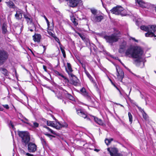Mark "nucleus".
I'll return each mask as SVG.
<instances>
[{
	"instance_id": "nucleus-57",
	"label": "nucleus",
	"mask_w": 156,
	"mask_h": 156,
	"mask_svg": "<svg viewBox=\"0 0 156 156\" xmlns=\"http://www.w3.org/2000/svg\"><path fill=\"white\" fill-rule=\"evenodd\" d=\"M3 110V108L1 106H0V111H2Z\"/></svg>"
},
{
	"instance_id": "nucleus-18",
	"label": "nucleus",
	"mask_w": 156,
	"mask_h": 156,
	"mask_svg": "<svg viewBox=\"0 0 156 156\" xmlns=\"http://www.w3.org/2000/svg\"><path fill=\"white\" fill-rule=\"evenodd\" d=\"M0 71L5 76H8L9 75V73L8 71L5 68L0 67Z\"/></svg>"
},
{
	"instance_id": "nucleus-12",
	"label": "nucleus",
	"mask_w": 156,
	"mask_h": 156,
	"mask_svg": "<svg viewBox=\"0 0 156 156\" xmlns=\"http://www.w3.org/2000/svg\"><path fill=\"white\" fill-rule=\"evenodd\" d=\"M23 11L21 10L18 9L16 11V13L15 15V18L16 19L20 20L22 18Z\"/></svg>"
},
{
	"instance_id": "nucleus-38",
	"label": "nucleus",
	"mask_w": 156,
	"mask_h": 156,
	"mask_svg": "<svg viewBox=\"0 0 156 156\" xmlns=\"http://www.w3.org/2000/svg\"><path fill=\"white\" fill-rule=\"evenodd\" d=\"M84 70L86 75H87V77L89 78V77H90V76H91V75L87 71L85 67L84 68Z\"/></svg>"
},
{
	"instance_id": "nucleus-41",
	"label": "nucleus",
	"mask_w": 156,
	"mask_h": 156,
	"mask_svg": "<svg viewBox=\"0 0 156 156\" xmlns=\"http://www.w3.org/2000/svg\"><path fill=\"white\" fill-rule=\"evenodd\" d=\"M39 126V124L37 122H33V127H37Z\"/></svg>"
},
{
	"instance_id": "nucleus-45",
	"label": "nucleus",
	"mask_w": 156,
	"mask_h": 156,
	"mask_svg": "<svg viewBox=\"0 0 156 156\" xmlns=\"http://www.w3.org/2000/svg\"><path fill=\"white\" fill-rule=\"evenodd\" d=\"M9 126L10 127V126H11L12 127V128L13 129L14 128V126L12 124V122H11V121H10V122L9 123Z\"/></svg>"
},
{
	"instance_id": "nucleus-56",
	"label": "nucleus",
	"mask_w": 156,
	"mask_h": 156,
	"mask_svg": "<svg viewBox=\"0 0 156 156\" xmlns=\"http://www.w3.org/2000/svg\"><path fill=\"white\" fill-rule=\"evenodd\" d=\"M86 37H85V36L84 35L83 37H82L81 39H82L83 41L85 39Z\"/></svg>"
},
{
	"instance_id": "nucleus-50",
	"label": "nucleus",
	"mask_w": 156,
	"mask_h": 156,
	"mask_svg": "<svg viewBox=\"0 0 156 156\" xmlns=\"http://www.w3.org/2000/svg\"><path fill=\"white\" fill-rule=\"evenodd\" d=\"M44 128H46V129H47V130H48L49 131H50L51 130V129L50 128L48 127H47L46 126H44Z\"/></svg>"
},
{
	"instance_id": "nucleus-36",
	"label": "nucleus",
	"mask_w": 156,
	"mask_h": 156,
	"mask_svg": "<svg viewBox=\"0 0 156 156\" xmlns=\"http://www.w3.org/2000/svg\"><path fill=\"white\" fill-rule=\"evenodd\" d=\"M54 73L56 75L62 77L63 75L61 73H60L58 71L56 70H54Z\"/></svg>"
},
{
	"instance_id": "nucleus-24",
	"label": "nucleus",
	"mask_w": 156,
	"mask_h": 156,
	"mask_svg": "<svg viewBox=\"0 0 156 156\" xmlns=\"http://www.w3.org/2000/svg\"><path fill=\"white\" fill-rule=\"evenodd\" d=\"M113 140V138H110L109 139H106L105 140V142L107 145H109L111 142Z\"/></svg>"
},
{
	"instance_id": "nucleus-2",
	"label": "nucleus",
	"mask_w": 156,
	"mask_h": 156,
	"mask_svg": "<svg viewBox=\"0 0 156 156\" xmlns=\"http://www.w3.org/2000/svg\"><path fill=\"white\" fill-rule=\"evenodd\" d=\"M19 136L22 138V142L26 145L28 144V150L30 153H34L37 150V146L32 143H28L30 140V137L29 133L27 131H19L18 132Z\"/></svg>"
},
{
	"instance_id": "nucleus-27",
	"label": "nucleus",
	"mask_w": 156,
	"mask_h": 156,
	"mask_svg": "<svg viewBox=\"0 0 156 156\" xmlns=\"http://www.w3.org/2000/svg\"><path fill=\"white\" fill-rule=\"evenodd\" d=\"M7 5L10 8H14V4L11 1L9 2H7Z\"/></svg>"
},
{
	"instance_id": "nucleus-31",
	"label": "nucleus",
	"mask_w": 156,
	"mask_h": 156,
	"mask_svg": "<svg viewBox=\"0 0 156 156\" xmlns=\"http://www.w3.org/2000/svg\"><path fill=\"white\" fill-rule=\"evenodd\" d=\"M30 24L32 25V26L31 27H29V29L30 31L33 32V29L34 28L35 30L36 29V27L34 24L33 23H32Z\"/></svg>"
},
{
	"instance_id": "nucleus-35",
	"label": "nucleus",
	"mask_w": 156,
	"mask_h": 156,
	"mask_svg": "<svg viewBox=\"0 0 156 156\" xmlns=\"http://www.w3.org/2000/svg\"><path fill=\"white\" fill-rule=\"evenodd\" d=\"M19 151L20 153L23 155H26L27 153H26L24 150L20 148L19 149Z\"/></svg>"
},
{
	"instance_id": "nucleus-46",
	"label": "nucleus",
	"mask_w": 156,
	"mask_h": 156,
	"mask_svg": "<svg viewBox=\"0 0 156 156\" xmlns=\"http://www.w3.org/2000/svg\"><path fill=\"white\" fill-rule=\"evenodd\" d=\"M48 33L52 37H54L55 35L52 33L51 32H48Z\"/></svg>"
},
{
	"instance_id": "nucleus-33",
	"label": "nucleus",
	"mask_w": 156,
	"mask_h": 156,
	"mask_svg": "<svg viewBox=\"0 0 156 156\" xmlns=\"http://www.w3.org/2000/svg\"><path fill=\"white\" fill-rule=\"evenodd\" d=\"M90 80L91 81V82L94 83V86L96 87V88H98V86L96 84V82H95L94 80L93 79V78H92V77L91 76H90V77H89V78Z\"/></svg>"
},
{
	"instance_id": "nucleus-19",
	"label": "nucleus",
	"mask_w": 156,
	"mask_h": 156,
	"mask_svg": "<svg viewBox=\"0 0 156 156\" xmlns=\"http://www.w3.org/2000/svg\"><path fill=\"white\" fill-rule=\"evenodd\" d=\"M58 123L59 124V126H58L56 127V129H60V128L63 127H67L68 126L67 124L64 122L62 124H61L59 122H58Z\"/></svg>"
},
{
	"instance_id": "nucleus-49",
	"label": "nucleus",
	"mask_w": 156,
	"mask_h": 156,
	"mask_svg": "<svg viewBox=\"0 0 156 156\" xmlns=\"http://www.w3.org/2000/svg\"><path fill=\"white\" fill-rule=\"evenodd\" d=\"M44 134L46 136L49 137L50 136H52V137H54V136L51 135H50V134L49 133H44Z\"/></svg>"
},
{
	"instance_id": "nucleus-25",
	"label": "nucleus",
	"mask_w": 156,
	"mask_h": 156,
	"mask_svg": "<svg viewBox=\"0 0 156 156\" xmlns=\"http://www.w3.org/2000/svg\"><path fill=\"white\" fill-rule=\"evenodd\" d=\"M82 94L84 96H87L88 95V93L86 92L85 89L84 88H83L80 90Z\"/></svg>"
},
{
	"instance_id": "nucleus-6",
	"label": "nucleus",
	"mask_w": 156,
	"mask_h": 156,
	"mask_svg": "<svg viewBox=\"0 0 156 156\" xmlns=\"http://www.w3.org/2000/svg\"><path fill=\"white\" fill-rule=\"evenodd\" d=\"M8 57V53L5 51L3 50H0V64H2L7 60Z\"/></svg>"
},
{
	"instance_id": "nucleus-10",
	"label": "nucleus",
	"mask_w": 156,
	"mask_h": 156,
	"mask_svg": "<svg viewBox=\"0 0 156 156\" xmlns=\"http://www.w3.org/2000/svg\"><path fill=\"white\" fill-rule=\"evenodd\" d=\"M107 150L109 152L111 156H113L117 154L118 152V149L115 147H109L107 148Z\"/></svg>"
},
{
	"instance_id": "nucleus-54",
	"label": "nucleus",
	"mask_w": 156,
	"mask_h": 156,
	"mask_svg": "<svg viewBox=\"0 0 156 156\" xmlns=\"http://www.w3.org/2000/svg\"><path fill=\"white\" fill-rule=\"evenodd\" d=\"M113 85L119 91L120 94L121 95H122V94L120 90H119V89L118 88V87L115 85L114 84H113Z\"/></svg>"
},
{
	"instance_id": "nucleus-11",
	"label": "nucleus",
	"mask_w": 156,
	"mask_h": 156,
	"mask_svg": "<svg viewBox=\"0 0 156 156\" xmlns=\"http://www.w3.org/2000/svg\"><path fill=\"white\" fill-rule=\"evenodd\" d=\"M24 16L26 20L27 21V23L30 24L33 23L32 22V17L30 14L28 13L24 14Z\"/></svg>"
},
{
	"instance_id": "nucleus-63",
	"label": "nucleus",
	"mask_w": 156,
	"mask_h": 156,
	"mask_svg": "<svg viewBox=\"0 0 156 156\" xmlns=\"http://www.w3.org/2000/svg\"><path fill=\"white\" fill-rule=\"evenodd\" d=\"M43 47L44 48V51H45L46 50V48L45 46H43Z\"/></svg>"
},
{
	"instance_id": "nucleus-61",
	"label": "nucleus",
	"mask_w": 156,
	"mask_h": 156,
	"mask_svg": "<svg viewBox=\"0 0 156 156\" xmlns=\"http://www.w3.org/2000/svg\"><path fill=\"white\" fill-rule=\"evenodd\" d=\"M61 51L62 54H63L64 53H65V51L64 50H62Z\"/></svg>"
},
{
	"instance_id": "nucleus-13",
	"label": "nucleus",
	"mask_w": 156,
	"mask_h": 156,
	"mask_svg": "<svg viewBox=\"0 0 156 156\" xmlns=\"http://www.w3.org/2000/svg\"><path fill=\"white\" fill-rule=\"evenodd\" d=\"M136 2L141 8H146L147 6V4L145 3L143 0H135Z\"/></svg>"
},
{
	"instance_id": "nucleus-7",
	"label": "nucleus",
	"mask_w": 156,
	"mask_h": 156,
	"mask_svg": "<svg viewBox=\"0 0 156 156\" xmlns=\"http://www.w3.org/2000/svg\"><path fill=\"white\" fill-rule=\"evenodd\" d=\"M116 70L117 73V76L118 80L122 82V79L124 77L123 71L118 66L116 67Z\"/></svg>"
},
{
	"instance_id": "nucleus-52",
	"label": "nucleus",
	"mask_w": 156,
	"mask_h": 156,
	"mask_svg": "<svg viewBox=\"0 0 156 156\" xmlns=\"http://www.w3.org/2000/svg\"><path fill=\"white\" fill-rule=\"evenodd\" d=\"M26 155L27 156H34L33 154H30L28 153H27Z\"/></svg>"
},
{
	"instance_id": "nucleus-60",
	"label": "nucleus",
	"mask_w": 156,
	"mask_h": 156,
	"mask_svg": "<svg viewBox=\"0 0 156 156\" xmlns=\"http://www.w3.org/2000/svg\"><path fill=\"white\" fill-rule=\"evenodd\" d=\"M63 55L64 58H66V55L65 53H64L63 54Z\"/></svg>"
},
{
	"instance_id": "nucleus-17",
	"label": "nucleus",
	"mask_w": 156,
	"mask_h": 156,
	"mask_svg": "<svg viewBox=\"0 0 156 156\" xmlns=\"http://www.w3.org/2000/svg\"><path fill=\"white\" fill-rule=\"evenodd\" d=\"M126 46V43L125 42L123 43L122 45H121L120 46V48L119 50V52L120 53H123L125 51Z\"/></svg>"
},
{
	"instance_id": "nucleus-4",
	"label": "nucleus",
	"mask_w": 156,
	"mask_h": 156,
	"mask_svg": "<svg viewBox=\"0 0 156 156\" xmlns=\"http://www.w3.org/2000/svg\"><path fill=\"white\" fill-rule=\"evenodd\" d=\"M120 34V32L118 31L117 33L112 34L111 36H105L104 38L107 42L112 44L113 43L118 41Z\"/></svg>"
},
{
	"instance_id": "nucleus-42",
	"label": "nucleus",
	"mask_w": 156,
	"mask_h": 156,
	"mask_svg": "<svg viewBox=\"0 0 156 156\" xmlns=\"http://www.w3.org/2000/svg\"><path fill=\"white\" fill-rule=\"evenodd\" d=\"M53 38L55 39L56 41L58 42L59 44L60 43L59 39L56 37L55 35L53 37Z\"/></svg>"
},
{
	"instance_id": "nucleus-21",
	"label": "nucleus",
	"mask_w": 156,
	"mask_h": 156,
	"mask_svg": "<svg viewBox=\"0 0 156 156\" xmlns=\"http://www.w3.org/2000/svg\"><path fill=\"white\" fill-rule=\"evenodd\" d=\"M47 124L48 126H51L55 129H56V127L57 126V125L56 126L54 122L53 121H47Z\"/></svg>"
},
{
	"instance_id": "nucleus-32",
	"label": "nucleus",
	"mask_w": 156,
	"mask_h": 156,
	"mask_svg": "<svg viewBox=\"0 0 156 156\" xmlns=\"http://www.w3.org/2000/svg\"><path fill=\"white\" fill-rule=\"evenodd\" d=\"M90 80L91 81V82L94 83V86L96 87V88H98V86L96 84V82H95L94 80L93 79V78H92V77L91 76H90V77H89V78Z\"/></svg>"
},
{
	"instance_id": "nucleus-34",
	"label": "nucleus",
	"mask_w": 156,
	"mask_h": 156,
	"mask_svg": "<svg viewBox=\"0 0 156 156\" xmlns=\"http://www.w3.org/2000/svg\"><path fill=\"white\" fill-rule=\"evenodd\" d=\"M128 114L129 121L130 122V123H131L133 121V116L130 112H128Z\"/></svg>"
},
{
	"instance_id": "nucleus-26",
	"label": "nucleus",
	"mask_w": 156,
	"mask_h": 156,
	"mask_svg": "<svg viewBox=\"0 0 156 156\" xmlns=\"http://www.w3.org/2000/svg\"><path fill=\"white\" fill-rule=\"evenodd\" d=\"M65 96L67 98L71 100H73L74 98L70 94L67 93L65 94Z\"/></svg>"
},
{
	"instance_id": "nucleus-28",
	"label": "nucleus",
	"mask_w": 156,
	"mask_h": 156,
	"mask_svg": "<svg viewBox=\"0 0 156 156\" xmlns=\"http://www.w3.org/2000/svg\"><path fill=\"white\" fill-rule=\"evenodd\" d=\"M71 20L75 26H76L78 24L77 20L74 17L72 18H71Z\"/></svg>"
},
{
	"instance_id": "nucleus-5",
	"label": "nucleus",
	"mask_w": 156,
	"mask_h": 156,
	"mask_svg": "<svg viewBox=\"0 0 156 156\" xmlns=\"http://www.w3.org/2000/svg\"><path fill=\"white\" fill-rule=\"evenodd\" d=\"M112 13L116 15L125 16L126 14L125 10L121 6H116L110 10Z\"/></svg>"
},
{
	"instance_id": "nucleus-40",
	"label": "nucleus",
	"mask_w": 156,
	"mask_h": 156,
	"mask_svg": "<svg viewBox=\"0 0 156 156\" xmlns=\"http://www.w3.org/2000/svg\"><path fill=\"white\" fill-rule=\"evenodd\" d=\"M86 44L89 43V39L86 37H85V39L83 41Z\"/></svg>"
},
{
	"instance_id": "nucleus-30",
	"label": "nucleus",
	"mask_w": 156,
	"mask_h": 156,
	"mask_svg": "<svg viewBox=\"0 0 156 156\" xmlns=\"http://www.w3.org/2000/svg\"><path fill=\"white\" fill-rule=\"evenodd\" d=\"M56 94L58 98L59 99H62V93L61 92H57Z\"/></svg>"
},
{
	"instance_id": "nucleus-55",
	"label": "nucleus",
	"mask_w": 156,
	"mask_h": 156,
	"mask_svg": "<svg viewBox=\"0 0 156 156\" xmlns=\"http://www.w3.org/2000/svg\"><path fill=\"white\" fill-rule=\"evenodd\" d=\"M131 38H132V39L134 41H135L136 42H138V40H136L134 38H133V37H131Z\"/></svg>"
},
{
	"instance_id": "nucleus-29",
	"label": "nucleus",
	"mask_w": 156,
	"mask_h": 156,
	"mask_svg": "<svg viewBox=\"0 0 156 156\" xmlns=\"http://www.w3.org/2000/svg\"><path fill=\"white\" fill-rule=\"evenodd\" d=\"M41 140L43 146H47V143L44 139L42 137H41Z\"/></svg>"
},
{
	"instance_id": "nucleus-9",
	"label": "nucleus",
	"mask_w": 156,
	"mask_h": 156,
	"mask_svg": "<svg viewBox=\"0 0 156 156\" xmlns=\"http://www.w3.org/2000/svg\"><path fill=\"white\" fill-rule=\"evenodd\" d=\"M91 20L94 23L101 22L103 19L104 16L103 15H97L95 16L91 17Z\"/></svg>"
},
{
	"instance_id": "nucleus-16",
	"label": "nucleus",
	"mask_w": 156,
	"mask_h": 156,
	"mask_svg": "<svg viewBox=\"0 0 156 156\" xmlns=\"http://www.w3.org/2000/svg\"><path fill=\"white\" fill-rule=\"evenodd\" d=\"M67 68H66V71L69 75H71V74H72L71 72L73 71V70L70 64L69 63H67Z\"/></svg>"
},
{
	"instance_id": "nucleus-37",
	"label": "nucleus",
	"mask_w": 156,
	"mask_h": 156,
	"mask_svg": "<svg viewBox=\"0 0 156 156\" xmlns=\"http://www.w3.org/2000/svg\"><path fill=\"white\" fill-rule=\"evenodd\" d=\"M21 120L26 123L28 124V120L24 117H23V119H21Z\"/></svg>"
},
{
	"instance_id": "nucleus-59",
	"label": "nucleus",
	"mask_w": 156,
	"mask_h": 156,
	"mask_svg": "<svg viewBox=\"0 0 156 156\" xmlns=\"http://www.w3.org/2000/svg\"><path fill=\"white\" fill-rule=\"evenodd\" d=\"M13 72H14V73L16 74V70L15 69H14L13 70Z\"/></svg>"
},
{
	"instance_id": "nucleus-20",
	"label": "nucleus",
	"mask_w": 156,
	"mask_h": 156,
	"mask_svg": "<svg viewBox=\"0 0 156 156\" xmlns=\"http://www.w3.org/2000/svg\"><path fill=\"white\" fill-rule=\"evenodd\" d=\"M93 117L95 122L97 123L100 125H103V123L101 119H99L95 116H93Z\"/></svg>"
},
{
	"instance_id": "nucleus-3",
	"label": "nucleus",
	"mask_w": 156,
	"mask_h": 156,
	"mask_svg": "<svg viewBox=\"0 0 156 156\" xmlns=\"http://www.w3.org/2000/svg\"><path fill=\"white\" fill-rule=\"evenodd\" d=\"M141 30L147 32L145 34L146 37H156V26L149 25L148 26H142L140 27Z\"/></svg>"
},
{
	"instance_id": "nucleus-44",
	"label": "nucleus",
	"mask_w": 156,
	"mask_h": 156,
	"mask_svg": "<svg viewBox=\"0 0 156 156\" xmlns=\"http://www.w3.org/2000/svg\"><path fill=\"white\" fill-rule=\"evenodd\" d=\"M76 33L78 34V35L80 36V37L81 38L82 37H83V36L84 35L83 34H81L80 33H79V32L76 31Z\"/></svg>"
},
{
	"instance_id": "nucleus-22",
	"label": "nucleus",
	"mask_w": 156,
	"mask_h": 156,
	"mask_svg": "<svg viewBox=\"0 0 156 156\" xmlns=\"http://www.w3.org/2000/svg\"><path fill=\"white\" fill-rule=\"evenodd\" d=\"M90 10L92 14L91 17H92L94 16H95L97 15L98 12L97 10L94 8H91L90 9Z\"/></svg>"
},
{
	"instance_id": "nucleus-64",
	"label": "nucleus",
	"mask_w": 156,
	"mask_h": 156,
	"mask_svg": "<svg viewBox=\"0 0 156 156\" xmlns=\"http://www.w3.org/2000/svg\"><path fill=\"white\" fill-rule=\"evenodd\" d=\"M94 151H97V152H98V151H99V150H98V149H94Z\"/></svg>"
},
{
	"instance_id": "nucleus-23",
	"label": "nucleus",
	"mask_w": 156,
	"mask_h": 156,
	"mask_svg": "<svg viewBox=\"0 0 156 156\" xmlns=\"http://www.w3.org/2000/svg\"><path fill=\"white\" fill-rule=\"evenodd\" d=\"M2 29L3 34H5L7 32V25L5 23H4L3 24Z\"/></svg>"
},
{
	"instance_id": "nucleus-39",
	"label": "nucleus",
	"mask_w": 156,
	"mask_h": 156,
	"mask_svg": "<svg viewBox=\"0 0 156 156\" xmlns=\"http://www.w3.org/2000/svg\"><path fill=\"white\" fill-rule=\"evenodd\" d=\"M62 78H63L64 79V82L65 83H67L69 82V80H68V79L66 77L64 76H63V75L62 76Z\"/></svg>"
},
{
	"instance_id": "nucleus-15",
	"label": "nucleus",
	"mask_w": 156,
	"mask_h": 156,
	"mask_svg": "<svg viewBox=\"0 0 156 156\" xmlns=\"http://www.w3.org/2000/svg\"><path fill=\"white\" fill-rule=\"evenodd\" d=\"M71 77H73V79L71 80V83L74 85L77 86L79 84L78 82L79 80L74 75L71 74Z\"/></svg>"
},
{
	"instance_id": "nucleus-47",
	"label": "nucleus",
	"mask_w": 156,
	"mask_h": 156,
	"mask_svg": "<svg viewBox=\"0 0 156 156\" xmlns=\"http://www.w3.org/2000/svg\"><path fill=\"white\" fill-rule=\"evenodd\" d=\"M3 106L6 109H8L9 108V105H3Z\"/></svg>"
},
{
	"instance_id": "nucleus-53",
	"label": "nucleus",
	"mask_w": 156,
	"mask_h": 156,
	"mask_svg": "<svg viewBox=\"0 0 156 156\" xmlns=\"http://www.w3.org/2000/svg\"><path fill=\"white\" fill-rule=\"evenodd\" d=\"M43 68L45 72L47 71V67L45 66H44V65L43 66Z\"/></svg>"
},
{
	"instance_id": "nucleus-48",
	"label": "nucleus",
	"mask_w": 156,
	"mask_h": 156,
	"mask_svg": "<svg viewBox=\"0 0 156 156\" xmlns=\"http://www.w3.org/2000/svg\"><path fill=\"white\" fill-rule=\"evenodd\" d=\"M50 132H51V133L53 134H54V135H56V133H55V132L53 130H52V129H51L50 131Z\"/></svg>"
},
{
	"instance_id": "nucleus-51",
	"label": "nucleus",
	"mask_w": 156,
	"mask_h": 156,
	"mask_svg": "<svg viewBox=\"0 0 156 156\" xmlns=\"http://www.w3.org/2000/svg\"><path fill=\"white\" fill-rule=\"evenodd\" d=\"M44 18L46 20V21L48 25V26L49 25L48 20V19L45 16H44Z\"/></svg>"
},
{
	"instance_id": "nucleus-8",
	"label": "nucleus",
	"mask_w": 156,
	"mask_h": 156,
	"mask_svg": "<svg viewBox=\"0 0 156 156\" xmlns=\"http://www.w3.org/2000/svg\"><path fill=\"white\" fill-rule=\"evenodd\" d=\"M76 112L77 114L79 115L82 117L84 119L87 118V119H90L87 117V112H85L84 110L80 108H79L76 109Z\"/></svg>"
},
{
	"instance_id": "nucleus-62",
	"label": "nucleus",
	"mask_w": 156,
	"mask_h": 156,
	"mask_svg": "<svg viewBox=\"0 0 156 156\" xmlns=\"http://www.w3.org/2000/svg\"><path fill=\"white\" fill-rule=\"evenodd\" d=\"M122 65L125 67V68H126V69L129 70L123 64H122Z\"/></svg>"
},
{
	"instance_id": "nucleus-58",
	"label": "nucleus",
	"mask_w": 156,
	"mask_h": 156,
	"mask_svg": "<svg viewBox=\"0 0 156 156\" xmlns=\"http://www.w3.org/2000/svg\"><path fill=\"white\" fill-rule=\"evenodd\" d=\"M56 12H57V14H58V15H61V13H60V12H59L58 11H56Z\"/></svg>"
},
{
	"instance_id": "nucleus-1",
	"label": "nucleus",
	"mask_w": 156,
	"mask_h": 156,
	"mask_svg": "<svg viewBox=\"0 0 156 156\" xmlns=\"http://www.w3.org/2000/svg\"><path fill=\"white\" fill-rule=\"evenodd\" d=\"M125 54L126 57L134 58L135 63L142 61V55L143 51L140 47L133 46L130 47L126 50Z\"/></svg>"
},
{
	"instance_id": "nucleus-14",
	"label": "nucleus",
	"mask_w": 156,
	"mask_h": 156,
	"mask_svg": "<svg viewBox=\"0 0 156 156\" xmlns=\"http://www.w3.org/2000/svg\"><path fill=\"white\" fill-rule=\"evenodd\" d=\"M33 40L35 42L39 43L40 42L41 36L40 34H35L33 36Z\"/></svg>"
},
{
	"instance_id": "nucleus-43",
	"label": "nucleus",
	"mask_w": 156,
	"mask_h": 156,
	"mask_svg": "<svg viewBox=\"0 0 156 156\" xmlns=\"http://www.w3.org/2000/svg\"><path fill=\"white\" fill-rule=\"evenodd\" d=\"M143 118L145 119H146L147 118V115L146 114V113L144 112V113L143 114Z\"/></svg>"
}]
</instances>
